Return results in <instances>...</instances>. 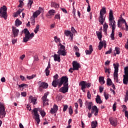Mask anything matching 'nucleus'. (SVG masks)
I'll use <instances>...</instances> for the list:
<instances>
[{"label": "nucleus", "instance_id": "obj_1", "mask_svg": "<svg viewBox=\"0 0 128 128\" xmlns=\"http://www.w3.org/2000/svg\"><path fill=\"white\" fill-rule=\"evenodd\" d=\"M109 26L112 28V34H114V30H116V21L112 13V10H110L109 12Z\"/></svg>", "mask_w": 128, "mask_h": 128}, {"label": "nucleus", "instance_id": "obj_2", "mask_svg": "<svg viewBox=\"0 0 128 128\" xmlns=\"http://www.w3.org/2000/svg\"><path fill=\"white\" fill-rule=\"evenodd\" d=\"M62 84L64 86H68V76H62L60 78V81L58 82V88H60Z\"/></svg>", "mask_w": 128, "mask_h": 128}, {"label": "nucleus", "instance_id": "obj_3", "mask_svg": "<svg viewBox=\"0 0 128 128\" xmlns=\"http://www.w3.org/2000/svg\"><path fill=\"white\" fill-rule=\"evenodd\" d=\"M42 110V108H34L33 110V112L34 113V118L36 122L38 124L40 122V114H38V112H40Z\"/></svg>", "mask_w": 128, "mask_h": 128}, {"label": "nucleus", "instance_id": "obj_4", "mask_svg": "<svg viewBox=\"0 0 128 128\" xmlns=\"http://www.w3.org/2000/svg\"><path fill=\"white\" fill-rule=\"evenodd\" d=\"M6 10H8V8H6V6H3L0 8V16H1V18H4V20L8 18Z\"/></svg>", "mask_w": 128, "mask_h": 128}, {"label": "nucleus", "instance_id": "obj_5", "mask_svg": "<svg viewBox=\"0 0 128 128\" xmlns=\"http://www.w3.org/2000/svg\"><path fill=\"white\" fill-rule=\"evenodd\" d=\"M57 54L60 56H66V46L62 44L58 48V50Z\"/></svg>", "mask_w": 128, "mask_h": 128}, {"label": "nucleus", "instance_id": "obj_6", "mask_svg": "<svg viewBox=\"0 0 128 128\" xmlns=\"http://www.w3.org/2000/svg\"><path fill=\"white\" fill-rule=\"evenodd\" d=\"M22 32L24 34V38H23V42H28L30 40V31L28 28L24 29Z\"/></svg>", "mask_w": 128, "mask_h": 128}, {"label": "nucleus", "instance_id": "obj_7", "mask_svg": "<svg viewBox=\"0 0 128 128\" xmlns=\"http://www.w3.org/2000/svg\"><path fill=\"white\" fill-rule=\"evenodd\" d=\"M124 75L123 76V83L124 84H128V67H125L124 68Z\"/></svg>", "mask_w": 128, "mask_h": 128}, {"label": "nucleus", "instance_id": "obj_8", "mask_svg": "<svg viewBox=\"0 0 128 128\" xmlns=\"http://www.w3.org/2000/svg\"><path fill=\"white\" fill-rule=\"evenodd\" d=\"M6 109L4 106L2 104H0V118H4L6 116Z\"/></svg>", "mask_w": 128, "mask_h": 128}, {"label": "nucleus", "instance_id": "obj_9", "mask_svg": "<svg viewBox=\"0 0 128 128\" xmlns=\"http://www.w3.org/2000/svg\"><path fill=\"white\" fill-rule=\"evenodd\" d=\"M54 80L52 82V86L54 88H56L58 84V82L60 80H58V75L56 74L54 76Z\"/></svg>", "mask_w": 128, "mask_h": 128}, {"label": "nucleus", "instance_id": "obj_10", "mask_svg": "<svg viewBox=\"0 0 128 128\" xmlns=\"http://www.w3.org/2000/svg\"><path fill=\"white\" fill-rule=\"evenodd\" d=\"M38 84H40L38 88L40 92H42V90H44V88H48V83H46L44 82H38Z\"/></svg>", "mask_w": 128, "mask_h": 128}, {"label": "nucleus", "instance_id": "obj_11", "mask_svg": "<svg viewBox=\"0 0 128 128\" xmlns=\"http://www.w3.org/2000/svg\"><path fill=\"white\" fill-rule=\"evenodd\" d=\"M48 93L47 92L44 94V96L42 98L43 100V106H46L47 104L48 106Z\"/></svg>", "mask_w": 128, "mask_h": 128}, {"label": "nucleus", "instance_id": "obj_12", "mask_svg": "<svg viewBox=\"0 0 128 128\" xmlns=\"http://www.w3.org/2000/svg\"><path fill=\"white\" fill-rule=\"evenodd\" d=\"M72 64V68L75 70H78V68H80V64L77 61H73Z\"/></svg>", "mask_w": 128, "mask_h": 128}, {"label": "nucleus", "instance_id": "obj_13", "mask_svg": "<svg viewBox=\"0 0 128 128\" xmlns=\"http://www.w3.org/2000/svg\"><path fill=\"white\" fill-rule=\"evenodd\" d=\"M12 32L14 34V38H16L18 36V33L20 32V30L16 28V27L12 26Z\"/></svg>", "mask_w": 128, "mask_h": 128}, {"label": "nucleus", "instance_id": "obj_14", "mask_svg": "<svg viewBox=\"0 0 128 128\" xmlns=\"http://www.w3.org/2000/svg\"><path fill=\"white\" fill-rule=\"evenodd\" d=\"M68 85H67L66 86H64L63 87H62L59 90V92H62V94H66V92H68Z\"/></svg>", "mask_w": 128, "mask_h": 128}, {"label": "nucleus", "instance_id": "obj_15", "mask_svg": "<svg viewBox=\"0 0 128 128\" xmlns=\"http://www.w3.org/2000/svg\"><path fill=\"white\" fill-rule=\"evenodd\" d=\"M94 112H95V113L94 114V116H98V107H96V106H92V111H91V114H94Z\"/></svg>", "mask_w": 128, "mask_h": 128}, {"label": "nucleus", "instance_id": "obj_16", "mask_svg": "<svg viewBox=\"0 0 128 128\" xmlns=\"http://www.w3.org/2000/svg\"><path fill=\"white\" fill-rule=\"evenodd\" d=\"M58 106L56 104H54L53 106V108H51L50 112L54 114H56V112H58Z\"/></svg>", "mask_w": 128, "mask_h": 128}, {"label": "nucleus", "instance_id": "obj_17", "mask_svg": "<svg viewBox=\"0 0 128 128\" xmlns=\"http://www.w3.org/2000/svg\"><path fill=\"white\" fill-rule=\"evenodd\" d=\"M29 100L30 102H32V104H36L38 102H36V98H34L32 96H30Z\"/></svg>", "mask_w": 128, "mask_h": 128}, {"label": "nucleus", "instance_id": "obj_18", "mask_svg": "<svg viewBox=\"0 0 128 128\" xmlns=\"http://www.w3.org/2000/svg\"><path fill=\"white\" fill-rule=\"evenodd\" d=\"M106 20V17H104V16L100 15L98 18V22L101 24H104V22Z\"/></svg>", "mask_w": 128, "mask_h": 128}, {"label": "nucleus", "instance_id": "obj_19", "mask_svg": "<svg viewBox=\"0 0 128 128\" xmlns=\"http://www.w3.org/2000/svg\"><path fill=\"white\" fill-rule=\"evenodd\" d=\"M109 121L110 122V124H112V126H116V120L112 118H110Z\"/></svg>", "mask_w": 128, "mask_h": 128}, {"label": "nucleus", "instance_id": "obj_20", "mask_svg": "<svg viewBox=\"0 0 128 128\" xmlns=\"http://www.w3.org/2000/svg\"><path fill=\"white\" fill-rule=\"evenodd\" d=\"M50 62H48V66H47V68H46V70H45V72H46V76H50Z\"/></svg>", "mask_w": 128, "mask_h": 128}, {"label": "nucleus", "instance_id": "obj_21", "mask_svg": "<svg viewBox=\"0 0 128 128\" xmlns=\"http://www.w3.org/2000/svg\"><path fill=\"white\" fill-rule=\"evenodd\" d=\"M54 60L55 62H60V56L56 54H54Z\"/></svg>", "mask_w": 128, "mask_h": 128}, {"label": "nucleus", "instance_id": "obj_22", "mask_svg": "<svg viewBox=\"0 0 128 128\" xmlns=\"http://www.w3.org/2000/svg\"><path fill=\"white\" fill-rule=\"evenodd\" d=\"M64 34L65 36H70L71 40H72V36H74V34H72V32H70V31H68V30H65L64 32Z\"/></svg>", "mask_w": 128, "mask_h": 128}, {"label": "nucleus", "instance_id": "obj_23", "mask_svg": "<svg viewBox=\"0 0 128 128\" xmlns=\"http://www.w3.org/2000/svg\"><path fill=\"white\" fill-rule=\"evenodd\" d=\"M118 72L114 71V80H116V82H118Z\"/></svg>", "mask_w": 128, "mask_h": 128}, {"label": "nucleus", "instance_id": "obj_24", "mask_svg": "<svg viewBox=\"0 0 128 128\" xmlns=\"http://www.w3.org/2000/svg\"><path fill=\"white\" fill-rule=\"evenodd\" d=\"M79 86H80L81 88H86V81H82L79 84Z\"/></svg>", "mask_w": 128, "mask_h": 128}, {"label": "nucleus", "instance_id": "obj_25", "mask_svg": "<svg viewBox=\"0 0 128 128\" xmlns=\"http://www.w3.org/2000/svg\"><path fill=\"white\" fill-rule=\"evenodd\" d=\"M93 50H94V49H92V46L90 45L89 46V50H86V54H91Z\"/></svg>", "mask_w": 128, "mask_h": 128}, {"label": "nucleus", "instance_id": "obj_26", "mask_svg": "<svg viewBox=\"0 0 128 128\" xmlns=\"http://www.w3.org/2000/svg\"><path fill=\"white\" fill-rule=\"evenodd\" d=\"M96 104H102V100L100 96V95H97L96 98Z\"/></svg>", "mask_w": 128, "mask_h": 128}, {"label": "nucleus", "instance_id": "obj_27", "mask_svg": "<svg viewBox=\"0 0 128 128\" xmlns=\"http://www.w3.org/2000/svg\"><path fill=\"white\" fill-rule=\"evenodd\" d=\"M106 14V8L103 7L102 9L100 10V16H104Z\"/></svg>", "mask_w": 128, "mask_h": 128}, {"label": "nucleus", "instance_id": "obj_28", "mask_svg": "<svg viewBox=\"0 0 128 128\" xmlns=\"http://www.w3.org/2000/svg\"><path fill=\"white\" fill-rule=\"evenodd\" d=\"M86 104L88 106V108L89 110H92V102L86 101Z\"/></svg>", "mask_w": 128, "mask_h": 128}, {"label": "nucleus", "instance_id": "obj_29", "mask_svg": "<svg viewBox=\"0 0 128 128\" xmlns=\"http://www.w3.org/2000/svg\"><path fill=\"white\" fill-rule=\"evenodd\" d=\"M99 82L100 84H106V81H104V77L100 76L99 77Z\"/></svg>", "mask_w": 128, "mask_h": 128}, {"label": "nucleus", "instance_id": "obj_30", "mask_svg": "<svg viewBox=\"0 0 128 128\" xmlns=\"http://www.w3.org/2000/svg\"><path fill=\"white\" fill-rule=\"evenodd\" d=\"M92 128H96L98 126V121H92L91 123Z\"/></svg>", "mask_w": 128, "mask_h": 128}, {"label": "nucleus", "instance_id": "obj_31", "mask_svg": "<svg viewBox=\"0 0 128 128\" xmlns=\"http://www.w3.org/2000/svg\"><path fill=\"white\" fill-rule=\"evenodd\" d=\"M40 10H37L36 12L33 13V16L34 18H38V16H40Z\"/></svg>", "mask_w": 128, "mask_h": 128}, {"label": "nucleus", "instance_id": "obj_32", "mask_svg": "<svg viewBox=\"0 0 128 128\" xmlns=\"http://www.w3.org/2000/svg\"><path fill=\"white\" fill-rule=\"evenodd\" d=\"M22 24V22L18 18L16 19L15 21V26H20Z\"/></svg>", "mask_w": 128, "mask_h": 128}, {"label": "nucleus", "instance_id": "obj_33", "mask_svg": "<svg viewBox=\"0 0 128 128\" xmlns=\"http://www.w3.org/2000/svg\"><path fill=\"white\" fill-rule=\"evenodd\" d=\"M104 41L102 42L100 41L99 42V44L98 46V48L99 50H102V48L104 47Z\"/></svg>", "mask_w": 128, "mask_h": 128}, {"label": "nucleus", "instance_id": "obj_34", "mask_svg": "<svg viewBox=\"0 0 128 128\" xmlns=\"http://www.w3.org/2000/svg\"><path fill=\"white\" fill-rule=\"evenodd\" d=\"M96 34L99 40L102 41V32H96Z\"/></svg>", "mask_w": 128, "mask_h": 128}, {"label": "nucleus", "instance_id": "obj_35", "mask_svg": "<svg viewBox=\"0 0 128 128\" xmlns=\"http://www.w3.org/2000/svg\"><path fill=\"white\" fill-rule=\"evenodd\" d=\"M103 28L104 32H106V34L108 28V24H106V23L105 22L103 26Z\"/></svg>", "mask_w": 128, "mask_h": 128}, {"label": "nucleus", "instance_id": "obj_36", "mask_svg": "<svg viewBox=\"0 0 128 128\" xmlns=\"http://www.w3.org/2000/svg\"><path fill=\"white\" fill-rule=\"evenodd\" d=\"M106 84L107 86H110L112 84V79L108 78L106 80Z\"/></svg>", "mask_w": 128, "mask_h": 128}, {"label": "nucleus", "instance_id": "obj_37", "mask_svg": "<svg viewBox=\"0 0 128 128\" xmlns=\"http://www.w3.org/2000/svg\"><path fill=\"white\" fill-rule=\"evenodd\" d=\"M114 68V72H118V66L120 64H113Z\"/></svg>", "mask_w": 128, "mask_h": 128}, {"label": "nucleus", "instance_id": "obj_38", "mask_svg": "<svg viewBox=\"0 0 128 128\" xmlns=\"http://www.w3.org/2000/svg\"><path fill=\"white\" fill-rule=\"evenodd\" d=\"M52 6H53V8H60V4L56 2H52Z\"/></svg>", "mask_w": 128, "mask_h": 128}, {"label": "nucleus", "instance_id": "obj_39", "mask_svg": "<svg viewBox=\"0 0 128 128\" xmlns=\"http://www.w3.org/2000/svg\"><path fill=\"white\" fill-rule=\"evenodd\" d=\"M55 13L56 11L54 10H51L48 11V14L50 16H54Z\"/></svg>", "mask_w": 128, "mask_h": 128}, {"label": "nucleus", "instance_id": "obj_40", "mask_svg": "<svg viewBox=\"0 0 128 128\" xmlns=\"http://www.w3.org/2000/svg\"><path fill=\"white\" fill-rule=\"evenodd\" d=\"M19 88H28V86L27 84H22L18 86Z\"/></svg>", "mask_w": 128, "mask_h": 128}, {"label": "nucleus", "instance_id": "obj_41", "mask_svg": "<svg viewBox=\"0 0 128 128\" xmlns=\"http://www.w3.org/2000/svg\"><path fill=\"white\" fill-rule=\"evenodd\" d=\"M63 112H66V110H68V106L66 105V104H64L63 105Z\"/></svg>", "mask_w": 128, "mask_h": 128}, {"label": "nucleus", "instance_id": "obj_42", "mask_svg": "<svg viewBox=\"0 0 128 128\" xmlns=\"http://www.w3.org/2000/svg\"><path fill=\"white\" fill-rule=\"evenodd\" d=\"M104 69L106 74H110V68H104Z\"/></svg>", "mask_w": 128, "mask_h": 128}, {"label": "nucleus", "instance_id": "obj_43", "mask_svg": "<svg viewBox=\"0 0 128 128\" xmlns=\"http://www.w3.org/2000/svg\"><path fill=\"white\" fill-rule=\"evenodd\" d=\"M38 30H40V25H37L36 28L34 30V32L35 34H38Z\"/></svg>", "mask_w": 128, "mask_h": 128}, {"label": "nucleus", "instance_id": "obj_44", "mask_svg": "<svg viewBox=\"0 0 128 128\" xmlns=\"http://www.w3.org/2000/svg\"><path fill=\"white\" fill-rule=\"evenodd\" d=\"M69 114H70V116H72V106H70L69 108Z\"/></svg>", "mask_w": 128, "mask_h": 128}, {"label": "nucleus", "instance_id": "obj_45", "mask_svg": "<svg viewBox=\"0 0 128 128\" xmlns=\"http://www.w3.org/2000/svg\"><path fill=\"white\" fill-rule=\"evenodd\" d=\"M40 114H41L42 118H44V116H46V112L44 110H42L40 112Z\"/></svg>", "mask_w": 128, "mask_h": 128}, {"label": "nucleus", "instance_id": "obj_46", "mask_svg": "<svg viewBox=\"0 0 128 128\" xmlns=\"http://www.w3.org/2000/svg\"><path fill=\"white\" fill-rule=\"evenodd\" d=\"M87 98L88 100H90V98H92V95L90 94V90H88L87 92Z\"/></svg>", "mask_w": 128, "mask_h": 128}, {"label": "nucleus", "instance_id": "obj_47", "mask_svg": "<svg viewBox=\"0 0 128 128\" xmlns=\"http://www.w3.org/2000/svg\"><path fill=\"white\" fill-rule=\"evenodd\" d=\"M116 102H114V104H113L112 106V108H113V110L114 112H116Z\"/></svg>", "mask_w": 128, "mask_h": 128}, {"label": "nucleus", "instance_id": "obj_48", "mask_svg": "<svg viewBox=\"0 0 128 128\" xmlns=\"http://www.w3.org/2000/svg\"><path fill=\"white\" fill-rule=\"evenodd\" d=\"M115 50L116 52V54H120V48H118V47H116L115 48Z\"/></svg>", "mask_w": 128, "mask_h": 128}, {"label": "nucleus", "instance_id": "obj_49", "mask_svg": "<svg viewBox=\"0 0 128 128\" xmlns=\"http://www.w3.org/2000/svg\"><path fill=\"white\" fill-rule=\"evenodd\" d=\"M78 102H79L80 104V108H82V100L80 98H79L78 100Z\"/></svg>", "mask_w": 128, "mask_h": 128}, {"label": "nucleus", "instance_id": "obj_50", "mask_svg": "<svg viewBox=\"0 0 128 128\" xmlns=\"http://www.w3.org/2000/svg\"><path fill=\"white\" fill-rule=\"evenodd\" d=\"M112 49L110 48L108 51H106V54H112Z\"/></svg>", "mask_w": 128, "mask_h": 128}, {"label": "nucleus", "instance_id": "obj_51", "mask_svg": "<svg viewBox=\"0 0 128 128\" xmlns=\"http://www.w3.org/2000/svg\"><path fill=\"white\" fill-rule=\"evenodd\" d=\"M32 4H34V1L32 0H29L28 4L30 5V8H32Z\"/></svg>", "mask_w": 128, "mask_h": 128}, {"label": "nucleus", "instance_id": "obj_52", "mask_svg": "<svg viewBox=\"0 0 128 128\" xmlns=\"http://www.w3.org/2000/svg\"><path fill=\"white\" fill-rule=\"evenodd\" d=\"M122 107H123L122 112H128V110H127L126 106V105H123V106H122Z\"/></svg>", "mask_w": 128, "mask_h": 128}, {"label": "nucleus", "instance_id": "obj_53", "mask_svg": "<svg viewBox=\"0 0 128 128\" xmlns=\"http://www.w3.org/2000/svg\"><path fill=\"white\" fill-rule=\"evenodd\" d=\"M34 33H30V34H29V40L32 39V38H34Z\"/></svg>", "mask_w": 128, "mask_h": 128}, {"label": "nucleus", "instance_id": "obj_54", "mask_svg": "<svg viewBox=\"0 0 128 128\" xmlns=\"http://www.w3.org/2000/svg\"><path fill=\"white\" fill-rule=\"evenodd\" d=\"M55 19H58V20H60V14H56L55 16H54Z\"/></svg>", "mask_w": 128, "mask_h": 128}, {"label": "nucleus", "instance_id": "obj_55", "mask_svg": "<svg viewBox=\"0 0 128 128\" xmlns=\"http://www.w3.org/2000/svg\"><path fill=\"white\" fill-rule=\"evenodd\" d=\"M104 96L105 98V100H108V94H107L106 92H104Z\"/></svg>", "mask_w": 128, "mask_h": 128}, {"label": "nucleus", "instance_id": "obj_56", "mask_svg": "<svg viewBox=\"0 0 128 128\" xmlns=\"http://www.w3.org/2000/svg\"><path fill=\"white\" fill-rule=\"evenodd\" d=\"M74 48L76 52H80V49H78V46H74Z\"/></svg>", "mask_w": 128, "mask_h": 128}, {"label": "nucleus", "instance_id": "obj_57", "mask_svg": "<svg viewBox=\"0 0 128 128\" xmlns=\"http://www.w3.org/2000/svg\"><path fill=\"white\" fill-rule=\"evenodd\" d=\"M118 20L120 21V22H123V24H126V20L124 19V18H122L121 19H119Z\"/></svg>", "mask_w": 128, "mask_h": 128}, {"label": "nucleus", "instance_id": "obj_58", "mask_svg": "<svg viewBox=\"0 0 128 128\" xmlns=\"http://www.w3.org/2000/svg\"><path fill=\"white\" fill-rule=\"evenodd\" d=\"M21 96H26V92H22Z\"/></svg>", "mask_w": 128, "mask_h": 128}, {"label": "nucleus", "instance_id": "obj_59", "mask_svg": "<svg viewBox=\"0 0 128 128\" xmlns=\"http://www.w3.org/2000/svg\"><path fill=\"white\" fill-rule=\"evenodd\" d=\"M38 10H39L40 12V13L44 12V10L43 8H42V7H39Z\"/></svg>", "mask_w": 128, "mask_h": 128}, {"label": "nucleus", "instance_id": "obj_60", "mask_svg": "<svg viewBox=\"0 0 128 128\" xmlns=\"http://www.w3.org/2000/svg\"><path fill=\"white\" fill-rule=\"evenodd\" d=\"M54 40L56 42H60V39L58 38V36H56L54 38Z\"/></svg>", "mask_w": 128, "mask_h": 128}, {"label": "nucleus", "instance_id": "obj_61", "mask_svg": "<svg viewBox=\"0 0 128 128\" xmlns=\"http://www.w3.org/2000/svg\"><path fill=\"white\" fill-rule=\"evenodd\" d=\"M99 90H100V93L102 92L104 90V87L100 86L99 87Z\"/></svg>", "mask_w": 128, "mask_h": 128}, {"label": "nucleus", "instance_id": "obj_62", "mask_svg": "<svg viewBox=\"0 0 128 128\" xmlns=\"http://www.w3.org/2000/svg\"><path fill=\"white\" fill-rule=\"evenodd\" d=\"M118 28H122V24H120V20L118 21Z\"/></svg>", "mask_w": 128, "mask_h": 128}, {"label": "nucleus", "instance_id": "obj_63", "mask_svg": "<svg viewBox=\"0 0 128 128\" xmlns=\"http://www.w3.org/2000/svg\"><path fill=\"white\" fill-rule=\"evenodd\" d=\"M16 39H14V38H12V44H16Z\"/></svg>", "mask_w": 128, "mask_h": 128}, {"label": "nucleus", "instance_id": "obj_64", "mask_svg": "<svg viewBox=\"0 0 128 128\" xmlns=\"http://www.w3.org/2000/svg\"><path fill=\"white\" fill-rule=\"evenodd\" d=\"M92 84L90 83H86V88H90Z\"/></svg>", "mask_w": 128, "mask_h": 128}]
</instances>
